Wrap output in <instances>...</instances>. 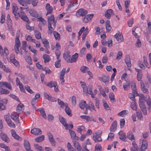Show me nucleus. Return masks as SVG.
I'll use <instances>...</instances> for the list:
<instances>
[{"label": "nucleus", "instance_id": "nucleus-1", "mask_svg": "<svg viewBox=\"0 0 151 151\" xmlns=\"http://www.w3.org/2000/svg\"><path fill=\"white\" fill-rule=\"evenodd\" d=\"M133 146L131 149V151H145L147 149L148 144L146 139H144L142 141L141 147L139 150H138V147L134 141L132 142Z\"/></svg>", "mask_w": 151, "mask_h": 151}, {"label": "nucleus", "instance_id": "nucleus-2", "mask_svg": "<svg viewBox=\"0 0 151 151\" xmlns=\"http://www.w3.org/2000/svg\"><path fill=\"white\" fill-rule=\"evenodd\" d=\"M88 13V12L86 10L83 9H79L78 10L76 13V16L78 17H80L81 16H84Z\"/></svg>", "mask_w": 151, "mask_h": 151}, {"label": "nucleus", "instance_id": "nucleus-3", "mask_svg": "<svg viewBox=\"0 0 151 151\" xmlns=\"http://www.w3.org/2000/svg\"><path fill=\"white\" fill-rule=\"evenodd\" d=\"M101 133L102 131H101L99 134L95 133L93 134V139L95 142H98L101 141L102 139L100 137Z\"/></svg>", "mask_w": 151, "mask_h": 151}, {"label": "nucleus", "instance_id": "nucleus-4", "mask_svg": "<svg viewBox=\"0 0 151 151\" xmlns=\"http://www.w3.org/2000/svg\"><path fill=\"white\" fill-rule=\"evenodd\" d=\"M0 88H6L9 89H11L12 86L11 84L8 83L3 81L0 82Z\"/></svg>", "mask_w": 151, "mask_h": 151}, {"label": "nucleus", "instance_id": "nucleus-5", "mask_svg": "<svg viewBox=\"0 0 151 151\" xmlns=\"http://www.w3.org/2000/svg\"><path fill=\"white\" fill-rule=\"evenodd\" d=\"M44 96L45 99H47L51 102H56L57 100L54 97H52L51 95H48L47 93L44 92Z\"/></svg>", "mask_w": 151, "mask_h": 151}, {"label": "nucleus", "instance_id": "nucleus-6", "mask_svg": "<svg viewBox=\"0 0 151 151\" xmlns=\"http://www.w3.org/2000/svg\"><path fill=\"white\" fill-rule=\"evenodd\" d=\"M59 117L60 122L65 127V129L67 130L68 129V124L66 122L65 119L60 115H59Z\"/></svg>", "mask_w": 151, "mask_h": 151}, {"label": "nucleus", "instance_id": "nucleus-7", "mask_svg": "<svg viewBox=\"0 0 151 151\" xmlns=\"http://www.w3.org/2000/svg\"><path fill=\"white\" fill-rule=\"evenodd\" d=\"M31 133L35 135H39L42 134L41 130L38 128H34L31 131Z\"/></svg>", "mask_w": 151, "mask_h": 151}, {"label": "nucleus", "instance_id": "nucleus-8", "mask_svg": "<svg viewBox=\"0 0 151 151\" xmlns=\"http://www.w3.org/2000/svg\"><path fill=\"white\" fill-rule=\"evenodd\" d=\"M139 104L141 110L143 112V113L145 115L147 114L146 108L144 102L141 101L140 100L139 102Z\"/></svg>", "mask_w": 151, "mask_h": 151}, {"label": "nucleus", "instance_id": "nucleus-9", "mask_svg": "<svg viewBox=\"0 0 151 151\" xmlns=\"http://www.w3.org/2000/svg\"><path fill=\"white\" fill-rule=\"evenodd\" d=\"M93 16L92 14H88L82 19V21L84 23H87L92 18Z\"/></svg>", "mask_w": 151, "mask_h": 151}, {"label": "nucleus", "instance_id": "nucleus-10", "mask_svg": "<svg viewBox=\"0 0 151 151\" xmlns=\"http://www.w3.org/2000/svg\"><path fill=\"white\" fill-rule=\"evenodd\" d=\"M12 12L16 18H18L19 13L17 12L18 9V7L15 4L12 5Z\"/></svg>", "mask_w": 151, "mask_h": 151}, {"label": "nucleus", "instance_id": "nucleus-11", "mask_svg": "<svg viewBox=\"0 0 151 151\" xmlns=\"http://www.w3.org/2000/svg\"><path fill=\"white\" fill-rule=\"evenodd\" d=\"M114 37L119 42H122L123 41V37L122 35L120 33H116Z\"/></svg>", "mask_w": 151, "mask_h": 151}, {"label": "nucleus", "instance_id": "nucleus-12", "mask_svg": "<svg viewBox=\"0 0 151 151\" xmlns=\"http://www.w3.org/2000/svg\"><path fill=\"white\" fill-rule=\"evenodd\" d=\"M20 34V31H18L17 32L16 38L15 40L14 45H21V43L19 40V37Z\"/></svg>", "mask_w": 151, "mask_h": 151}, {"label": "nucleus", "instance_id": "nucleus-13", "mask_svg": "<svg viewBox=\"0 0 151 151\" xmlns=\"http://www.w3.org/2000/svg\"><path fill=\"white\" fill-rule=\"evenodd\" d=\"M45 9L47 11L46 14V15L51 14L53 11L52 7L50 6V5L49 4H46Z\"/></svg>", "mask_w": 151, "mask_h": 151}, {"label": "nucleus", "instance_id": "nucleus-14", "mask_svg": "<svg viewBox=\"0 0 151 151\" xmlns=\"http://www.w3.org/2000/svg\"><path fill=\"white\" fill-rule=\"evenodd\" d=\"M63 56L64 59L67 62L70 63V52L68 51L66 53L64 54Z\"/></svg>", "mask_w": 151, "mask_h": 151}, {"label": "nucleus", "instance_id": "nucleus-15", "mask_svg": "<svg viewBox=\"0 0 151 151\" xmlns=\"http://www.w3.org/2000/svg\"><path fill=\"white\" fill-rule=\"evenodd\" d=\"M11 117L16 123H19V120L18 119L19 116L17 114L15 113H12L11 115Z\"/></svg>", "mask_w": 151, "mask_h": 151}, {"label": "nucleus", "instance_id": "nucleus-16", "mask_svg": "<svg viewBox=\"0 0 151 151\" xmlns=\"http://www.w3.org/2000/svg\"><path fill=\"white\" fill-rule=\"evenodd\" d=\"M29 13L31 16L33 17L37 18L38 16V13L34 9L29 10Z\"/></svg>", "mask_w": 151, "mask_h": 151}, {"label": "nucleus", "instance_id": "nucleus-17", "mask_svg": "<svg viewBox=\"0 0 151 151\" xmlns=\"http://www.w3.org/2000/svg\"><path fill=\"white\" fill-rule=\"evenodd\" d=\"M117 126V122L114 121L112 123L110 128V131L111 132H114L116 130Z\"/></svg>", "mask_w": 151, "mask_h": 151}, {"label": "nucleus", "instance_id": "nucleus-18", "mask_svg": "<svg viewBox=\"0 0 151 151\" xmlns=\"http://www.w3.org/2000/svg\"><path fill=\"white\" fill-rule=\"evenodd\" d=\"M69 131L71 137L72 138L76 140H78L79 139V137L76 136L75 133L73 131L71 130L70 129H69Z\"/></svg>", "mask_w": 151, "mask_h": 151}, {"label": "nucleus", "instance_id": "nucleus-19", "mask_svg": "<svg viewBox=\"0 0 151 151\" xmlns=\"http://www.w3.org/2000/svg\"><path fill=\"white\" fill-rule=\"evenodd\" d=\"M1 139L4 141L8 143L9 140V138L7 137L6 135L3 132H1L0 134Z\"/></svg>", "mask_w": 151, "mask_h": 151}, {"label": "nucleus", "instance_id": "nucleus-20", "mask_svg": "<svg viewBox=\"0 0 151 151\" xmlns=\"http://www.w3.org/2000/svg\"><path fill=\"white\" fill-rule=\"evenodd\" d=\"M24 148L27 151H33V150L30 149V145L29 143L27 141L24 140Z\"/></svg>", "mask_w": 151, "mask_h": 151}, {"label": "nucleus", "instance_id": "nucleus-21", "mask_svg": "<svg viewBox=\"0 0 151 151\" xmlns=\"http://www.w3.org/2000/svg\"><path fill=\"white\" fill-rule=\"evenodd\" d=\"M48 24H52V22L55 20V17L53 14H51L47 17Z\"/></svg>", "mask_w": 151, "mask_h": 151}, {"label": "nucleus", "instance_id": "nucleus-22", "mask_svg": "<svg viewBox=\"0 0 151 151\" xmlns=\"http://www.w3.org/2000/svg\"><path fill=\"white\" fill-rule=\"evenodd\" d=\"M86 145V147H87V145H88L89 146L88 147L89 149H91L92 148L91 147V142L89 141V139H87V140H86L84 142V143H83L82 144V146L83 147V145Z\"/></svg>", "mask_w": 151, "mask_h": 151}, {"label": "nucleus", "instance_id": "nucleus-23", "mask_svg": "<svg viewBox=\"0 0 151 151\" xmlns=\"http://www.w3.org/2000/svg\"><path fill=\"white\" fill-rule=\"evenodd\" d=\"M41 115L45 119H47L45 111L43 108H41L39 109Z\"/></svg>", "mask_w": 151, "mask_h": 151}, {"label": "nucleus", "instance_id": "nucleus-24", "mask_svg": "<svg viewBox=\"0 0 151 151\" xmlns=\"http://www.w3.org/2000/svg\"><path fill=\"white\" fill-rule=\"evenodd\" d=\"M78 57V54L75 53L74 55H73L71 57L70 63H72L76 62Z\"/></svg>", "mask_w": 151, "mask_h": 151}, {"label": "nucleus", "instance_id": "nucleus-25", "mask_svg": "<svg viewBox=\"0 0 151 151\" xmlns=\"http://www.w3.org/2000/svg\"><path fill=\"white\" fill-rule=\"evenodd\" d=\"M113 11L111 9L107 10L105 13V16L108 19L111 17V15Z\"/></svg>", "mask_w": 151, "mask_h": 151}, {"label": "nucleus", "instance_id": "nucleus-26", "mask_svg": "<svg viewBox=\"0 0 151 151\" xmlns=\"http://www.w3.org/2000/svg\"><path fill=\"white\" fill-rule=\"evenodd\" d=\"M125 61L127 67H130L131 66L130 58L129 57H126L125 58Z\"/></svg>", "mask_w": 151, "mask_h": 151}, {"label": "nucleus", "instance_id": "nucleus-27", "mask_svg": "<svg viewBox=\"0 0 151 151\" xmlns=\"http://www.w3.org/2000/svg\"><path fill=\"white\" fill-rule=\"evenodd\" d=\"M65 111L66 113L69 116H72V114L71 113V111L70 108L68 107V105L67 104H65Z\"/></svg>", "mask_w": 151, "mask_h": 151}, {"label": "nucleus", "instance_id": "nucleus-28", "mask_svg": "<svg viewBox=\"0 0 151 151\" xmlns=\"http://www.w3.org/2000/svg\"><path fill=\"white\" fill-rule=\"evenodd\" d=\"M42 43L44 44V46L47 49L49 48V42L46 39H44L42 40Z\"/></svg>", "mask_w": 151, "mask_h": 151}, {"label": "nucleus", "instance_id": "nucleus-29", "mask_svg": "<svg viewBox=\"0 0 151 151\" xmlns=\"http://www.w3.org/2000/svg\"><path fill=\"white\" fill-rule=\"evenodd\" d=\"M121 133V132H119L118 133L119 135H120L119 139L123 141H125L126 138V134L124 133Z\"/></svg>", "mask_w": 151, "mask_h": 151}, {"label": "nucleus", "instance_id": "nucleus-30", "mask_svg": "<svg viewBox=\"0 0 151 151\" xmlns=\"http://www.w3.org/2000/svg\"><path fill=\"white\" fill-rule=\"evenodd\" d=\"M57 84L56 82L53 81H51L49 82L46 85L50 88H52L55 86L56 85L57 86Z\"/></svg>", "mask_w": 151, "mask_h": 151}, {"label": "nucleus", "instance_id": "nucleus-31", "mask_svg": "<svg viewBox=\"0 0 151 151\" xmlns=\"http://www.w3.org/2000/svg\"><path fill=\"white\" fill-rule=\"evenodd\" d=\"M27 23L25 24V27L27 29L29 30L30 32L33 29H34L33 27H31L29 26L30 24V22L29 21Z\"/></svg>", "mask_w": 151, "mask_h": 151}, {"label": "nucleus", "instance_id": "nucleus-32", "mask_svg": "<svg viewBox=\"0 0 151 151\" xmlns=\"http://www.w3.org/2000/svg\"><path fill=\"white\" fill-rule=\"evenodd\" d=\"M127 137L129 139L131 140H135V138L134 137V135L131 132H129L128 133Z\"/></svg>", "mask_w": 151, "mask_h": 151}, {"label": "nucleus", "instance_id": "nucleus-33", "mask_svg": "<svg viewBox=\"0 0 151 151\" xmlns=\"http://www.w3.org/2000/svg\"><path fill=\"white\" fill-rule=\"evenodd\" d=\"M0 88V92L1 94H7L9 93V91L8 90L5 89L4 88Z\"/></svg>", "mask_w": 151, "mask_h": 151}, {"label": "nucleus", "instance_id": "nucleus-34", "mask_svg": "<svg viewBox=\"0 0 151 151\" xmlns=\"http://www.w3.org/2000/svg\"><path fill=\"white\" fill-rule=\"evenodd\" d=\"M106 31L108 32H109L111 29V27L109 24V22L108 21H107L106 22Z\"/></svg>", "mask_w": 151, "mask_h": 151}, {"label": "nucleus", "instance_id": "nucleus-35", "mask_svg": "<svg viewBox=\"0 0 151 151\" xmlns=\"http://www.w3.org/2000/svg\"><path fill=\"white\" fill-rule=\"evenodd\" d=\"M44 138V136L43 135H42L37 137L35 139V140L36 142H39L43 140Z\"/></svg>", "mask_w": 151, "mask_h": 151}, {"label": "nucleus", "instance_id": "nucleus-36", "mask_svg": "<svg viewBox=\"0 0 151 151\" xmlns=\"http://www.w3.org/2000/svg\"><path fill=\"white\" fill-rule=\"evenodd\" d=\"M23 108H24L23 105L21 103L19 104L17 108V111L18 112H20L22 111Z\"/></svg>", "mask_w": 151, "mask_h": 151}, {"label": "nucleus", "instance_id": "nucleus-37", "mask_svg": "<svg viewBox=\"0 0 151 151\" xmlns=\"http://www.w3.org/2000/svg\"><path fill=\"white\" fill-rule=\"evenodd\" d=\"M48 26L49 29L48 33V34L51 35L54 30L53 27H52V24H48Z\"/></svg>", "mask_w": 151, "mask_h": 151}, {"label": "nucleus", "instance_id": "nucleus-38", "mask_svg": "<svg viewBox=\"0 0 151 151\" xmlns=\"http://www.w3.org/2000/svg\"><path fill=\"white\" fill-rule=\"evenodd\" d=\"M43 58L44 60L45 63L48 62L50 59L49 56L47 54H45L43 55Z\"/></svg>", "mask_w": 151, "mask_h": 151}, {"label": "nucleus", "instance_id": "nucleus-39", "mask_svg": "<svg viewBox=\"0 0 151 151\" xmlns=\"http://www.w3.org/2000/svg\"><path fill=\"white\" fill-rule=\"evenodd\" d=\"M65 71V68H63L60 72V79H64Z\"/></svg>", "mask_w": 151, "mask_h": 151}, {"label": "nucleus", "instance_id": "nucleus-40", "mask_svg": "<svg viewBox=\"0 0 151 151\" xmlns=\"http://www.w3.org/2000/svg\"><path fill=\"white\" fill-rule=\"evenodd\" d=\"M37 101L38 100H37V99H35L33 98L32 99L31 102V105L32 106L33 109L35 110H36V108L35 106V104Z\"/></svg>", "mask_w": 151, "mask_h": 151}, {"label": "nucleus", "instance_id": "nucleus-41", "mask_svg": "<svg viewBox=\"0 0 151 151\" xmlns=\"http://www.w3.org/2000/svg\"><path fill=\"white\" fill-rule=\"evenodd\" d=\"M101 79L102 81L104 83L106 84H107L109 80V78L107 76H103L101 78Z\"/></svg>", "mask_w": 151, "mask_h": 151}, {"label": "nucleus", "instance_id": "nucleus-42", "mask_svg": "<svg viewBox=\"0 0 151 151\" xmlns=\"http://www.w3.org/2000/svg\"><path fill=\"white\" fill-rule=\"evenodd\" d=\"M88 70V68L87 67L83 65L81 67L80 70L83 73H85L86 71Z\"/></svg>", "mask_w": 151, "mask_h": 151}, {"label": "nucleus", "instance_id": "nucleus-43", "mask_svg": "<svg viewBox=\"0 0 151 151\" xmlns=\"http://www.w3.org/2000/svg\"><path fill=\"white\" fill-rule=\"evenodd\" d=\"M131 108L134 110H136L137 109V106L135 102V101L131 103L130 105Z\"/></svg>", "mask_w": 151, "mask_h": 151}, {"label": "nucleus", "instance_id": "nucleus-44", "mask_svg": "<svg viewBox=\"0 0 151 151\" xmlns=\"http://www.w3.org/2000/svg\"><path fill=\"white\" fill-rule=\"evenodd\" d=\"M128 111L126 110H123L118 114V115L121 116H125L127 113H128Z\"/></svg>", "mask_w": 151, "mask_h": 151}, {"label": "nucleus", "instance_id": "nucleus-45", "mask_svg": "<svg viewBox=\"0 0 151 151\" xmlns=\"http://www.w3.org/2000/svg\"><path fill=\"white\" fill-rule=\"evenodd\" d=\"M55 54L57 57V60H59L60 59V56L61 55V53L60 51L59 50V49H57L55 51Z\"/></svg>", "mask_w": 151, "mask_h": 151}, {"label": "nucleus", "instance_id": "nucleus-46", "mask_svg": "<svg viewBox=\"0 0 151 151\" xmlns=\"http://www.w3.org/2000/svg\"><path fill=\"white\" fill-rule=\"evenodd\" d=\"M81 117L82 119L86 120L87 122L91 120V118L88 116L83 115L81 116Z\"/></svg>", "mask_w": 151, "mask_h": 151}, {"label": "nucleus", "instance_id": "nucleus-47", "mask_svg": "<svg viewBox=\"0 0 151 151\" xmlns=\"http://www.w3.org/2000/svg\"><path fill=\"white\" fill-rule=\"evenodd\" d=\"M7 123L8 124V125L11 127L14 128L15 127V124L12 122L11 119L9 120V121L7 122Z\"/></svg>", "mask_w": 151, "mask_h": 151}, {"label": "nucleus", "instance_id": "nucleus-48", "mask_svg": "<svg viewBox=\"0 0 151 151\" xmlns=\"http://www.w3.org/2000/svg\"><path fill=\"white\" fill-rule=\"evenodd\" d=\"M37 19L38 21H40L42 23L43 25H45L46 24V21L42 17H37Z\"/></svg>", "mask_w": 151, "mask_h": 151}, {"label": "nucleus", "instance_id": "nucleus-49", "mask_svg": "<svg viewBox=\"0 0 151 151\" xmlns=\"http://www.w3.org/2000/svg\"><path fill=\"white\" fill-rule=\"evenodd\" d=\"M20 45H14V51L16 53L18 54L19 52V48L20 47Z\"/></svg>", "mask_w": 151, "mask_h": 151}, {"label": "nucleus", "instance_id": "nucleus-50", "mask_svg": "<svg viewBox=\"0 0 151 151\" xmlns=\"http://www.w3.org/2000/svg\"><path fill=\"white\" fill-rule=\"evenodd\" d=\"M58 104L60 106V107L62 108H63V106H65V104H65L64 102L61 101L59 99H58Z\"/></svg>", "mask_w": 151, "mask_h": 151}, {"label": "nucleus", "instance_id": "nucleus-51", "mask_svg": "<svg viewBox=\"0 0 151 151\" xmlns=\"http://www.w3.org/2000/svg\"><path fill=\"white\" fill-rule=\"evenodd\" d=\"M143 62L145 65L148 68H150V66L147 62V59L145 56L143 57Z\"/></svg>", "mask_w": 151, "mask_h": 151}, {"label": "nucleus", "instance_id": "nucleus-52", "mask_svg": "<svg viewBox=\"0 0 151 151\" xmlns=\"http://www.w3.org/2000/svg\"><path fill=\"white\" fill-rule=\"evenodd\" d=\"M5 14L4 13H2L1 14V16L0 21V22L1 23L3 24L4 22L5 21Z\"/></svg>", "mask_w": 151, "mask_h": 151}, {"label": "nucleus", "instance_id": "nucleus-53", "mask_svg": "<svg viewBox=\"0 0 151 151\" xmlns=\"http://www.w3.org/2000/svg\"><path fill=\"white\" fill-rule=\"evenodd\" d=\"M86 103L85 101H82L79 104L80 107L81 109H83L84 108L85 105L86 104Z\"/></svg>", "mask_w": 151, "mask_h": 151}, {"label": "nucleus", "instance_id": "nucleus-54", "mask_svg": "<svg viewBox=\"0 0 151 151\" xmlns=\"http://www.w3.org/2000/svg\"><path fill=\"white\" fill-rule=\"evenodd\" d=\"M85 47H83L80 50V56L82 57L85 55Z\"/></svg>", "mask_w": 151, "mask_h": 151}, {"label": "nucleus", "instance_id": "nucleus-55", "mask_svg": "<svg viewBox=\"0 0 151 151\" xmlns=\"http://www.w3.org/2000/svg\"><path fill=\"white\" fill-rule=\"evenodd\" d=\"M137 80L139 81H141V80L142 78V72H139V73H137Z\"/></svg>", "mask_w": 151, "mask_h": 151}, {"label": "nucleus", "instance_id": "nucleus-56", "mask_svg": "<svg viewBox=\"0 0 151 151\" xmlns=\"http://www.w3.org/2000/svg\"><path fill=\"white\" fill-rule=\"evenodd\" d=\"M99 89L101 93L102 94L104 97H105L106 96V94L105 92L104 91L103 88L102 87H99Z\"/></svg>", "mask_w": 151, "mask_h": 151}, {"label": "nucleus", "instance_id": "nucleus-57", "mask_svg": "<svg viewBox=\"0 0 151 151\" xmlns=\"http://www.w3.org/2000/svg\"><path fill=\"white\" fill-rule=\"evenodd\" d=\"M67 147L68 150L69 151H71V150H72L74 149L69 142H68L67 143Z\"/></svg>", "mask_w": 151, "mask_h": 151}, {"label": "nucleus", "instance_id": "nucleus-58", "mask_svg": "<svg viewBox=\"0 0 151 151\" xmlns=\"http://www.w3.org/2000/svg\"><path fill=\"white\" fill-rule=\"evenodd\" d=\"M123 88L125 90H127L128 89V87H129V83L128 82H127L124 83L123 85Z\"/></svg>", "mask_w": 151, "mask_h": 151}, {"label": "nucleus", "instance_id": "nucleus-59", "mask_svg": "<svg viewBox=\"0 0 151 151\" xmlns=\"http://www.w3.org/2000/svg\"><path fill=\"white\" fill-rule=\"evenodd\" d=\"M73 143L74 144V147L76 149L77 147L80 146L81 145L80 143L77 141H73Z\"/></svg>", "mask_w": 151, "mask_h": 151}, {"label": "nucleus", "instance_id": "nucleus-60", "mask_svg": "<svg viewBox=\"0 0 151 151\" xmlns=\"http://www.w3.org/2000/svg\"><path fill=\"white\" fill-rule=\"evenodd\" d=\"M49 140L52 146H55L56 144V142L53 137L49 139Z\"/></svg>", "mask_w": 151, "mask_h": 151}, {"label": "nucleus", "instance_id": "nucleus-61", "mask_svg": "<svg viewBox=\"0 0 151 151\" xmlns=\"http://www.w3.org/2000/svg\"><path fill=\"white\" fill-rule=\"evenodd\" d=\"M25 88L28 92L31 94L33 93H34V92L30 88V87L28 86H25Z\"/></svg>", "mask_w": 151, "mask_h": 151}, {"label": "nucleus", "instance_id": "nucleus-62", "mask_svg": "<svg viewBox=\"0 0 151 151\" xmlns=\"http://www.w3.org/2000/svg\"><path fill=\"white\" fill-rule=\"evenodd\" d=\"M35 37L37 39H39L41 37V34L40 32H37L35 34Z\"/></svg>", "mask_w": 151, "mask_h": 151}, {"label": "nucleus", "instance_id": "nucleus-63", "mask_svg": "<svg viewBox=\"0 0 151 151\" xmlns=\"http://www.w3.org/2000/svg\"><path fill=\"white\" fill-rule=\"evenodd\" d=\"M114 134L113 133H110L109 134L107 139L108 140H111L114 138Z\"/></svg>", "mask_w": 151, "mask_h": 151}, {"label": "nucleus", "instance_id": "nucleus-64", "mask_svg": "<svg viewBox=\"0 0 151 151\" xmlns=\"http://www.w3.org/2000/svg\"><path fill=\"white\" fill-rule=\"evenodd\" d=\"M147 105L148 106L149 109H151V99L149 98L146 101Z\"/></svg>", "mask_w": 151, "mask_h": 151}]
</instances>
